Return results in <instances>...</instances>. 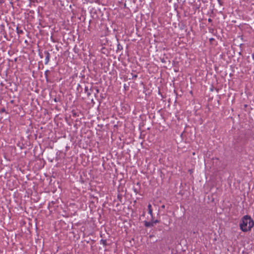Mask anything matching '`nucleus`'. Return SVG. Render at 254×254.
Segmentation results:
<instances>
[{"label": "nucleus", "instance_id": "obj_1", "mask_svg": "<svg viewBox=\"0 0 254 254\" xmlns=\"http://www.w3.org/2000/svg\"><path fill=\"white\" fill-rule=\"evenodd\" d=\"M254 226V222L250 216L246 215L242 218V222L240 224V228L243 232L250 231Z\"/></svg>", "mask_w": 254, "mask_h": 254}, {"label": "nucleus", "instance_id": "obj_2", "mask_svg": "<svg viewBox=\"0 0 254 254\" xmlns=\"http://www.w3.org/2000/svg\"><path fill=\"white\" fill-rule=\"evenodd\" d=\"M148 213L153 217V211L151 208V205L149 204L148 205Z\"/></svg>", "mask_w": 254, "mask_h": 254}, {"label": "nucleus", "instance_id": "obj_3", "mask_svg": "<svg viewBox=\"0 0 254 254\" xmlns=\"http://www.w3.org/2000/svg\"><path fill=\"white\" fill-rule=\"evenodd\" d=\"M144 224H145V226L146 227H152L153 226V223L152 222H149L145 221Z\"/></svg>", "mask_w": 254, "mask_h": 254}, {"label": "nucleus", "instance_id": "obj_4", "mask_svg": "<svg viewBox=\"0 0 254 254\" xmlns=\"http://www.w3.org/2000/svg\"><path fill=\"white\" fill-rule=\"evenodd\" d=\"M152 222H153V224H154V223H158V220H155V221H152Z\"/></svg>", "mask_w": 254, "mask_h": 254}, {"label": "nucleus", "instance_id": "obj_5", "mask_svg": "<svg viewBox=\"0 0 254 254\" xmlns=\"http://www.w3.org/2000/svg\"><path fill=\"white\" fill-rule=\"evenodd\" d=\"M213 39H212V38L210 39V41H213Z\"/></svg>", "mask_w": 254, "mask_h": 254}]
</instances>
